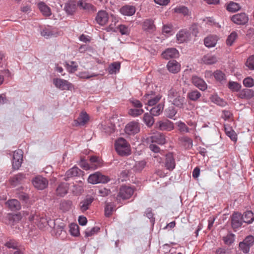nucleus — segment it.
<instances>
[{
	"mask_svg": "<svg viewBox=\"0 0 254 254\" xmlns=\"http://www.w3.org/2000/svg\"><path fill=\"white\" fill-rule=\"evenodd\" d=\"M6 205L12 211L18 210L21 208L19 202L15 199L8 200L6 202Z\"/></svg>",
	"mask_w": 254,
	"mask_h": 254,
	"instance_id": "obj_28",
	"label": "nucleus"
},
{
	"mask_svg": "<svg viewBox=\"0 0 254 254\" xmlns=\"http://www.w3.org/2000/svg\"><path fill=\"white\" fill-rule=\"evenodd\" d=\"M143 121L146 125L148 127H151L154 123V118L148 113H145L144 114Z\"/></svg>",
	"mask_w": 254,
	"mask_h": 254,
	"instance_id": "obj_39",
	"label": "nucleus"
},
{
	"mask_svg": "<svg viewBox=\"0 0 254 254\" xmlns=\"http://www.w3.org/2000/svg\"><path fill=\"white\" fill-rule=\"evenodd\" d=\"M238 38V34L236 32H232L228 37L226 43L227 46H231Z\"/></svg>",
	"mask_w": 254,
	"mask_h": 254,
	"instance_id": "obj_41",
	"label": "nucleus"
},
{
	"mask_svg": "<svg viewBox=\"0 0 254 254\" xmlns=\"http://www.w3.org/2000/svg\"><path fill=\"white\" fill-rule=\"evenodd\" d=\"M162 96L160 94L155 95L154 92L150 91L145 94L142 97V101L149 106L156 105L161 99Z\"/></svg>",
	"mask_w": 254,
	"mask_h": 254,
	"instance_id": "obj_4",
	"label": "nucleus"
},
{
	"mask_svg": "<svg viewBox=\"0 0 254 254\" xmlns=\"http://www.w3.org/2000/svg\"><path fill=\"white\" fill-rule=\"evenodd\" d=\"M149 140L152 143H156L160 145L166 143L165 135L161 133H156L150 136Z\"/></svg>",
	"mask_w": 254,
	"mask_h": 254,
	"instance_id": "obj_21",
	"label": "nucleus"
},
{
	"mask_svg": "<svg viewBox=\"0 0 254 254\" xmlns=\"http://www.w3.org/2000/svg\"><path fill=\"white\" fill-rule=\"evenodd\" d=\"M110 181L109 177L98 171L89 175L88 182L92 184L107 183Z\"/></svg>",
	"mask_w": 254,
	"mask_h": 254,
	"instance_id": "obj_3",
	"label": "nucleus"
},
{
	"mask_svg": "<svg viewBox=\"0 0 254 254\" xmlns=\"http://www.w3.org/2000/svg\"><path fill=\"white\" fill-rule=\"evenodd\" d=\"M114 211V204L112 203H108L105 207V215L106 217H110Z\"/></svg>",
	"mask_w": 254,
	"mask_h": 254,
	"instance_id": "obj_51",
	"label": "nucleus"
},
{
	"mask_svg": "<svg viewBox=\"0 0 254 254\" xmlns=\"http://www.w3.org/2000/svg\"><path fill=\"white\" fill-rule=\"evenodd\" d=\"M78 65L74 62H71L70 64H67V69L70 72H74L77 69Z\"/></svg>",
	"mask_w": 254,
	"mask_h": 254,
	"instance_id": "obj_60",
	"label": "nucleus"
},
{
	"mask_svg": "<svg viewBox=\"0 0 254 254\" xmlns=\"http://www.w3.org/2000/svg\"><path fill=\"white\" fill-rule=\"evenodd\" d=\"M169 101L176 107L184 108L186 105V100L184 94L172 88L168 92Z\"/></svg>",
	"mask_w": 254,
	"mask_h": 254,
	"instance_id": "obj_1",
	"label": "nucleus"
},
{
	"mask_svg": "<svg viewBox=\"0 0 254 254\" xmlns=\"http://www.w3.org/2000/svg\"><path fill=\"white\" fill-rule=\"evenodd\" d=\"M142 29L144 31L153 33L156 30V26L154 20L151 18L146 19L142 23Z\"/></svg>",
	"mask_w": 254,
	"mask_h": 254,
	"instance_id": "obj_15",
	"label": "nucleus"
},
{
	"mask_svg": "<svg viewBox=\"0 0 254 254\" xmlns=\"http://www.w3.org/2000/svg\"><path fill=\"white\" fill-rule=\"evenodd\" d=\"M243 83L246 87H252L254 86V80L251 77L245 78L243 80Z\"/></svg>",
	"mask_w": 254,
	"mask_h": 254,
	"instance_id": "obj_55",
	"label": "nucleus"
},
{
	"mask_svg": "<svg viewBox=\"0 0 254 254\" xmlns=\"http://www.w3.org/2000/svg\"><path fill=\"white\" fill-rule=\"evenodd\" d=\"M144 112V111L142 109H138V108H133L130 109L128 111V114L132 116V117H137L138 116Z\"/></svg>",
	"mask_w": 254,
	"mask_h": 254,
	"instance_id": "obj_53",
	"label": "nucleus"
},
{
	"mask_svg": "<svg viewBox=\"0 0 254 254\" xmlns=\"http://www.w3.org/2000/svg\"><path fill=\"white\" fill-rule=\"evenodd\" d=\"M118 29L122 35H128L129 33V28L125 25H120Z\"/></svg>",
	"mask_w": 254,
	"mask_h": 254,
	"instance_id": "obj_56",
	"label": "nucleus"
},
{
	"mask_svg": "<svg viewBox=\"0 0 254 254\" xmlns=\"http://www.w3.org/2000/svg\"><path fill=\"white\" fill-rule=\"evenodd\" d=\"M146 166V162L145 161H140L136 162L134 166V169L136 171L140 172Z\"/></svg>",
	"mask_w": 254,
	"mask_h": 254,
	"instance_id": "obj_54",
	"label": "nucleus"
},
{
	"mask_svg": "<svg viewBox=\"0 0 254 254\" xmlns=\"http://www.w3.org/2000/svg\"><path fill=\"white\" fill-rule=\"evenodd\" d=\"M5 246L8 248H12L13 249H16L18 248L17 243L13 240H10L6 242L5 244Z\"/></svg>",
	"mask_w": 254,
	"mask_h": 254,
	"instance_id": "obj_62",
	"label": "nucleus"
},
{
	"mask_svg": "<svg viewBox=\"0 0 254 254\" xmlns=\"http://www.w3.org/2000/svg\"><path fill=\"white\" fill-rule=\"evenodd\" d=\"M134 191V188L127 186H122L120 189L117 196L118 198H121L123 199H127L131 197Z\"/></svg>",
	"mask_w": 254,
	"mask_h": 254,
	"instance_id": "obj_7",
	"label": "nucleus"
},
{
	"mask_svg": "<svg viewBox=\"0 0 254 254\" xmlns=\"http://www.w3.org/2000/svg\"><path fill=\"white\" fill-rule=\"evenodd\" d=\"M119 17L115 15L111 14L110 15V19L111 23L108 27V29L111 31H115V27L117 23L119 22Z\"/></svg>",
	"mask_w": 254,
	"mask_h": 254,
	"instance_id": "obj_38",
	"label": "nucleus"
},
{
	"mask_svg": "<svg viewBox=\"0 0 254 254\" xmlns=\"http://www.w3.org/2000/svg\"><path fill=\"white\" fill-rule=\"evenodd\" d=\"M201 93L197 90H193L188 93V97L192 101H196L201 97Z\"/></svg>",
	"mask_w": 254,
	"mask_h": 254,
	"instance_id": "obj_43",
	"label": "nucleus"
},
{
	"mask_svg": "<svg viewBox=\"0 0 254 254\" xmlns=\"http://www.w3.org/2000/svg\"><path fill=\"white\" fill-rule=\"evenodd\" d=\"M121 64L119 62H114L110 65L108 68V72L110 74L116 73L119 71Z\"/></svg>",
	"mask_w": 254,
	"mask_h": 254,
	"instance_id": "obj_40",
	"label": "nucleus"
},
{
	"mask_svg": "<svg viewBox=\"0 0 254 254\" xmlns=\"http://www.w3.org/2000/svg\"><path fill=\"white\" fill-rule=\"evenodd\" d=\"M98 75V74L94 73L89 74L88 72H81L79 73V77L82 79H89L91 77L97 76Z\"/></svg>",
	"mask_w": 254,
	"mask_h": 254,
	"instance_id": "obj_57",
	"label": "nucleus"
},
{
	"mask_svg": "<svg viewBox=\"0 0 254 254\" xmlns=\"http://www.w3.org/2000/svg\"><path fill=\"white\" fill-rule=\"evenodd\" d=\"M202 62L206 64H212L216 63L218 60L217 58L213 55L211 54H207L204 55L202 59Z\"/></svg>",
	"mask_w": 254,
	"mask_h": 254,
	"instance_id": "obj_31",
	"label": "nucleus"
},
{
	"mask_svg": "<svg viewBox=\"0 0 254 254\" xmlns=\"http://www.w3.org/2000/svg\"><path fill=\"white\" fill-rule=\"evenodd\" d=\"M241 8L240 6L237 3L230 2L227 6V9L230 12H236Z\"/></svg>",
	"mask_w": 254,
	"mask_h": 254,
	"instance_id": "obj_49",
	"label": "nucleus"
},
{
	"mask_svg": "<svg viewBox=\"0 0 254 254\" xmlns=\"http://www.w3.org/2000/svg\"><path fill=\"white\" fill-rule=\"evenodd\" d=\"M68 190V185L67 183H61L57 189V194L59 196H63L67 193Z\"/></svg>",
	"mask_w": 254,
	"mask_h": 254,
	"instance_id": "obj_32",
	"label": "nucleus"
},
{
	"mask_svg": "<svg viewBox=\"0 0 254 254\" xmlns=\"http://www.w3.org/2000/svg\"><path fill=\"white\" fill-rule=\"evenodd\" d=\"M89 116L86 112H82L80 113L78 118L76 120L77 124L80 126H83L86 124L89 121Z\"/></svg>",
	"mask_w": 254,
	"mask_h": 254,
	"instance_id": "obj_35",
	"label": "nucleus"
},
{
	"mask_svg": "<svg viewBox=\"0 0 254 254\" xmlns=\"http://www.w3.org/2000/svg\"><path fill=\"white\" fill-rule=\"evenodd\" d=\"M239 247L240 249L245 253L247 254L250 251V246L247 245L245 242H241L239 244Z\"/></svg>",
	"mask_w": 254,
	"mask_h": 254,
	"instance_id": "obj_61",
	"label": "nucleus"
},
{
	"mask_svg": "<svg viewBox=\"0 0 254 254\" xmlns=\"http://www.w3.org/2000/svg\"><path fill=\"white\" fill-rule=\"evenodd\" d=\"M29 220L35 224L40 229H43L48 225L47 218L44 215L35 214L29 216Z\"/></svg>",
	"mask_w": 254,
	"mask_h": 254,
	"instance_id": "obj_5",
	"label": "nucleus"
},
{
	"mask_svg": "<svg viewBox=\"0 0 254 254\" xmlns=\"http://www.w3.org/2000/svg\"><path fill=\"white\" fill-rule=\"evenodd\" d=\"M164 104L160 103L153 107L150 111V114L153 116H158L163 112Z\"/></svg>",
	"mask_w": 254,
	"mask_h": 254,
	"instance_id": "obj_36",
	"label": "nucleus"
},
{
	"mask_svg": "<svg viewBox=\"0 0 254 254\" xmlns=\"http://www.w3.org/2000/svg\"><path fill=\"white\" fill-rule=\"evenodd\" d=\"M174 11L175 12L178 13H182L184 15H188L190 14L189 9L187 7L183 5L177 6L175 8Z\"/></svg>",
	"mask_w": 254,
	"mask_h": 254,
	"instance_id": "obj_44",
	"label": "nucleus"
},
{
	"mask_svg": "<svg viewBox=\"0 0 254 254\" xmlns=\"http://www.w3.org/2000/svg\"><path fill=\"white\" fill-rule=\"evenodd\" d=\"M23 161V151L17 149L14 151L12 160V167L15 170H17L21 166Z\"/></svg>",
	"mask_w": 254,
	"mask_h": 254,
	"instance_id": "obj_8",
	"label": "nucleus"
},
{
	"mask_svg": "<svg viewBox=\"0 0 254 254\" xmlns=\"http://www.w3.org/2000/svg\"><path fill=\"white\" fill-rule=\"evenodd\" d=\"M242 217L241 213H234L231 216V224L233 229H236L241 227Z\"/></svg>",
	"mask_w": 254,
	"mask_h": 254,
	"instance_id": "obj_16",
	"label": "nucleus"
},
{
	"mask_svg": "<svg viewBox=\"0 0 254 254\" xmlns=\"http://www.w3.org/2000/svg\"><path fill=\"white\" fill-rule=\"evenodd\" d=\"M179 52L175 48H168L162 53L163 58L168 60L170 58H176L179 57Z\"/></svg>",
	"mask_w": 254,
	"mask_h": 254,
	"instance_id": "obj_19",
	"label": "nucleus"
},
{
	"mask_svg": "<svg viewBox=\"0 0 254 254\" xmlns=\"http://www.w3.org/2000/svg\"><path fill=\"white\" fill-rule=\"evenodd\" d=\"M165 166L169 171H172L175 168V160L172 153H169L166 154Z\"/></svg>",
	"mask_w": 254,
	"mask_h": 254,
	"instance_id": "obj_18",
	"label": "nucleus"
},
{
	"mask_svg": "<svg viewBox=\"0 0 254 254\" xmlns=\"http://www.w3.org/2000/svg\"><path fill=\"white\" fill-rule=\"evenodd\" d=\"M245 65L251 70H254V55L250 56L245 63Z\"/></svg>",
	"mask_w": 254,
	"mask_h": 254,
	"instance_id": "obj_50",
	"label": "nucleus"
},
{
	"mask_svg": "<svg viewBox=\"0 0 254 254\" xmlns=\"http://www.w3.org/2000/svg\"><path fill=\"white\" fill-rule=\"evenodd\" d=\"M156 125L159 129L161 130L171 131L174 128V123L168 120L160 121Z\"/></svg>",
	"mask_w": 254,
	"mask_h": 254,
	"instance_id": "obj_13",
	"label": "nucleus"
},
{
	"mask_svg": "<svg viewBox=\"0 0 254 254\" xmlns=\"http://www.w3.org/2000/svg\"><path fill=\"white\" fill-rule=\"evenodd\" d=\"M139 124L135 121L128 123L125 127V132L128 135H134L140 131Z\"/></svg>",
	"mask_w": 254,
	"mask_h": 254,
	"instance_id": "obj_10",
	"label": "nucleus"
},
{
	"mask_svg": "<svg viewBox=\"0 0 254 254\" xmlns=\"http://www.w3.org/2000/svg\"><path fill=\"white\" fill-rule=\"evenodd\" d=\"M77 5L83 9L89 11H94L95 10V7L92 4L82 0H80L77 2Z\"/></svg>",
	"mask_w": 254,
	"mask_h": 254,
	"instance_id": "obj_33",
	"label": "nucleus"
},
{
	"mask_svg": "<svg viewBox=\"0 0 254 254\" xmlns=\"http://www.w3.org/2000/svg\"><path fill=\"white\" fill-rule=\"evenodd\" d=\"M237 96L241 99H250L254 96V91L250 89H244L239 92Z\"/></svg>",
	"mask_w": 254,
	"mask_h": 254,
	"instance_id": "obj_26",
	"label": "nucleus"
},
{
	"mask_svg": "<svg viewBox=\"0 0 254 254\" xmlns=\"http://www.w3.org/2000/svg\"><path fill=\"white\" fill-rule=\"evenodd\" d=\"M228 88L233 92L238 91L241 88V85L234 81H229L228 84Z\"/></svg>",
	"mask_w": 254,
	"mask_h": 254,
	"instance_id": "obj_45",
	"label": "nucleus"
},
{
	"mask_svg": "<svg viewBox=\"0 0 254 254\" xmlns=\"http://www.w3.org/2000/svg\"><path fill=\"white\" fill-rule=\"evenodd\" d=\"M33 186L39 190H43L48 184V180L41 176L36 177L32 181Z\"/></svg>",
	"mask_w": 254,
	"mask_h": 254,
	"instance_id": "obj_12",
	"label": "nucleus"
},
{
	"mask_svg": "<svg viewBox=\"0 0 254 254\" xmlns=\"http://www.w3.org/2000/svg\"><path fill=\"white\" fill-rule=\"evenodd\" d=\"M231 20L237 25H245L249 21L248 16L244 12L238 13L231 17Z\"/></svg>",
	"mask_w": 254,
	"mask_h": 254,
	"instance_id": "obj_11",
	"label": "nucleus"
},
{
	"mask_svg": "<svg viewBox=\"0 0 254 254\" xmlns=\"http://www.w3.org/2000/svg\"><path fill=\"white\" fill-rule=\"evenodd\" d=\"M179 130L181 132H188L190 131L189 128L183 122L179 121L176 123Z\"/></svg>",
	"mask_w": 254,
	"mask_h": 254,
	"instance_id": "obj_52",
	"label": "nucleus"
},
{
	"mask_svg": "<svg viewBox=\"0 0 254 254\" xmlns=\"http://www.w3.org/2000/svg\"><path fill=\"white\" fill-rule=\"evenodd\" d=\"M53 83L57 88L62 90H72L74 88L72 83L61 78H54Z\"/></svg>",
	"mask_w": 254,
	"mask_h": 254,
	"instance_id": "obj_6",
	"label": "nucleus"
},
{
	"mask_svg": "<svg viewBox=\"0 0 254 254\" xmlns=\"http://www.w3.org/2000/svg\"><path fill=\"white\" fill-rule=\"evenodd\" d=\"M56 33L55 29L51 27L45 28L41 32V35L46 38L56 36Z\"/></svg>",
	"mask_w": 254,
	"mask_h": 254,
	"instance_id": "obj_29",
	"label": "nucleus"
},
{
	"mask_svg": "<svg viewBox=\"0 0 254 254\" xmlns=\"http://www.w3.org/2000/svg\"><path fill=\"white\" fill-rule=\"evenodd\" d=\"M116 151L121 156H127L130 154L129 144L123 138H119L115 143Z\"/></svg>",
	"mask_w": 254,
	"mask_h": 254,
	"instance_id": "obj_2",
	"label": "nucleus"
},
{
	"mask_svg": "<svg viewBox=\"0 0 254 254\" xmlns=\"http://www.w3.org/2000/svg\"><path fill=\"white\" fill-rule=\"evenodd\" d=\"M223 241L225 244H231L234 241V235L232 234L227 235L223 238Z\"/></svg>",
	"mask_w": 254,
	"mask_h": 254,
	"instance_id": "obj_59",
	"label": "nucleus"
},
{
	"mask_svg": "<svg viewBox=\"0 0 254 254\" xmlns=\"http://www.w3.org/2000/svg\"><path fill=\"white\" fill-rule=\"evenodd\" d=\"M93 201V198L92 197H87L81 201L79 205V207L81 211L84 212L88 210L89 208V206L91 205Z\"/></svg>",
	"mask_w": 254,
	"mask_h": 254,
	"instance_id": "obj_24",
	"label": "nucleus"
},
{
	"mask_svg": "<svg viewBox=\"0 0 254 254\" xmlns=\"http://www.w3.org/2000/svg\"><path fill=\"white\" fill-rule=\"evenodd\" d=\"M215 79L219 82L226 80L225 74L221 70H217L213 73Z\"/></svg>",
	"mask_w": 254,
	"mask_h": 254,
	"instance_id": "obj_48",
	"label": "nucleus"
},
{
	"mask_svg": "<svg viewBox=\"0 0 254 254\" xmlns=\"http://www.w3.org/2000/svg\"><path fill=\"white\" fill-rule=\"evenodd\" d=\"M38 7L45 16H50L52 15L51 9L44 2L40 1L37 4Z\"/></svg>",
	"mask_w": 254,
	"mask_h": 254,
	"instance_id": "obj_20",
	"label": "nucleus"
},
{
	"mask_svg": "<svg viewBox=\"0 0 254 254\" xmlns=\"http://www.w3.org/2000/svg\"><path fill=\"white\" fill-rule=\"evenodd\" d=\"M110 19V15L105 10L99 11L95 17V21L99 25L104 26L107 24Z\"/></svg>",
	"mask_w": 254,
	"mask_h": 254,
	"instance_id": "obj_9",
	"label": "nucleus"
},
{
	"mask_svg": "<svg viewBox=\"0 0 254 254\" xmlns=\"http://www.w3.org/2000/svg\"><path fill=\"white\" fill-rule=\"evenodd\" d=\"M79 165L83 169L85 170H91V165L90 163H88L86 161L84 160L83 159H81L79 163Z\"/></svg>",
	"mask_w": 254,
	"mask_h": 254,
	"instance_id": "obj_58",
	"label": "nucleus"
},
{
	"mask_svg": "<svg viewBox=\"0 0 254 254\" xmlns=\"http://www.w3.org/2000/svg\"><path fill=\"white\" fill-rule=\"evenodd\" d=\"M69 232L70 234L73 236H78L79 234L78 226L75 223H72L69 225Z\"/></svg>",
	"mask_w": 254,
	"mask_h": 254,
	"instance_id": "obj_46",
	"label": "nucleus"
},
{
	"mask_svg": "<svg viewBox=\"0 0 254 254\" xmlns=\"http://www.w3.org/2000/svg\"><path fill=\"white\" fill-rule=\"evenodd\" d=\"M181 64L175 60L169 61L167 64V68L172 73H177L181 70Z\"/></svg>",
	"mask_w": 254,
	"mask_h": 254,
	"instance_id": "obj_14",
	"label": "nucleus"
},
{
	"mask_svg": "<svg viewBox=\"0 0 254 254\" xmlns=\"http://www.w3.org/2000/svg\"><path fill=\"white\" fill-rule=\"evenodd\" d=\"M210 99L212 102L217 104L218 105L221 106H225L226 104V103L223 99L218 97L217 95H212Z\"/></svg>",
	"mask_w": 254,
	"mask_h": 254,
	"instance_id": "obj_47",
	"label": "nucleus"
},
{
	"mask_svg": "<svg viewBox=\"0 0 254 254\" xmlns=\"http://www.w3.org/2000/svg\"><path fill=\"white\" fill-rule=\"evenodd\" d=\"M83 191L82 186L74 185L72 191L76 195L81 194Z\"/></svg>",
	"mask_w": 254,
	"mask_h": 254,
	"instance_id": "obj_63",
	"label": "nucleus"
},
{
	"mask_svg": "<svg viewBox=\"0 0 254 254\" xmlns=\"http://www.w3.org/2000/svg\"><path fill=\"white\" fill-rule=\"evenodd\" d=\"M84 172L77 167H73L66 171L65 175L67 178L83 175Z\"/></svg>",
	"mask_w": 254,
	"mask_h": 254,
	"instance_id": "obj_25",
	"label": "nucleus"
},
{
	"mask_svg": "<svg viewBox=\"0 0 254 254\" xmlns=\"http://www.w3.org/2000/svg\"><path fill=\"white\" fill-rule=\"evenodd\" d=\"M192 84L199 89L205 91L207 87L206 82L201 78L197 76H193L191 78Z\"/></svg>",
	"mask_w": 254,
	"mask_h": 254,
	"instance_id": "obj_17",
	"label": "nucleus"
},
{
	"mask_svg": "<svg viewBox=\"0 0 254 254\" xmlns=\"http://www.w3.org/2000/svg\"><path fill=\"white\" fill-rule=\"evenodd\" d=\"M121 13L127 16H131L135 12V8L131 5H125L120 9Z\"/></svg>",
	"mask_w": 254,
	"mask_h": 254,
	"instance_id": "obj_30",
	"label": "nucleus"
},
{
	"mask_svg": "<svg viewBox=\"0 0 254 254\" xmlns=\"http://www.w3.org/2000/svg\"><path fill=\"white\" fill-rule=\"evenodd\" d=\"M243 242L251 247L254 243V237L252 236H249L245 239Z\"/></svg>",
	"mask_w": 254,
	"mask_h": 254,
	"instance_id": "obj_64",
	"label": "nucleus"
},
{
	"mask_svg": "<svg viewBox=\"0 0 254 254\" xmlns=\"http://www.w3.org/2000/svg\"><path fill=\"white\" fill-rule=\"evenodd\" d=\"M64 9L68 14L72 15L76 10V4L74 1H69L65 4Z\"/></svg>",
	"mask_w": 254,
	"mask_h": 254,
	"instance_id": "obj_34",
	"label": "nucleus"
},
{
	"mask_svg": "<svg viewBox=\"0 0 254 254\" xmlns=\"http://www.w3.org/2000/svg\"><path fill=\"white\" fill-rule=\"evenodd\" d=\"M218 40V37L216 35H210L206 37L204 40V43L208 48L214 47Z\"/></svg>",
	"mask_w": 254,
	"mask_h": 254,
	"instance_id": "obj_23",
	"label": "nucleus"
},
{
	"mask_svg": "<svg viewBox=\"0 0 254 254\" xmlns=\"http://www.w3.org/2000/svg\"><path fill=\"white\" fill-rule=\"evenodd\" d=\"M242 217L245 223L250 224L254 221V215L251 211L245 212Z\"/></svg>",
	"mask_w": 254,
	"mask_h": 254,
	"instance_id": "obj_37",
	"label": "nucleus"
},
{
	"mask_svg": "<svg viewBox=\"0 0 254 254\" xmlns=\"http://www.w3.org/2000/svg\"><path fill=\"white\" fill-rule=\"evenodd\" d=\"M190 33L186 30H180L176 35L177 41L182 43L186 42L189 38Z\"/></svg>",
	"mask_w": 254,
	"mask_h": 254,
	"instance_id": "obj_27",
	"label": "nucleus"
},
{
	"mask_svg": "<svg viewBox=\"0 0 254 254\" xmlns=\"http://www.w3.org/2000/svg\"><path fill=\"white\" fill-rule=\"evenodd\" d=\"M89 161L91 165V170H95L102 165V160L99 157L91 156L90 157Z\"/></svg>",
	"mask_w": 254,
	"mask_h": 254,
	"instance_id": "obj_22",
	"label": "nucleus"
},
{
	"mask_svg": "<svg viewBox=\"0 0 254 254\" xmlns=\"http://www.w3.org/2000/svg\"><path fill=\"white\" fill-rule=\"evenodd\" d=\"M177 113V111L174 107H169L165 110V114L167 117L171 119H176L174 118V117Z\"/></svg>",
	"mask_w": 254,
	"mask_h": 254,
	"instance_id": "obj_42",
	"label": "nucleus"
}]
</instances>
